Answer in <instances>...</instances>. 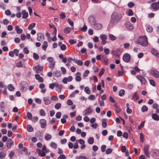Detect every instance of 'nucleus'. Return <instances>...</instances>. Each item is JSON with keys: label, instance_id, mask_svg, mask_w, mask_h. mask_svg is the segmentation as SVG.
I'll list each match as a JSON object with an SVG mask.
<instances>
[{"label": "nucleus", "instance_id": "nucleus-1", "mask_svg": "<svg viewBox=\"0 0 159 159\" xmlns=\"http://www.w3.org/2000/svg\"><path fill=\"white\" fill-rule=\"evenodd\" d=\"M122 17L120 14L114 12L111 15V22L112 24H116L121 19Z\"/></svg>", "mask_w": 159, "mask_h": 159}, {"label": "nucleus", "instance_id": "nucleus-2", "mask_svg": "<svg viewBox=\"0 0 159 159\" xmlns=\"http://www.w3.org/2000/svg\"><path fill=\"white\" fill-rule=\"evenodd\" d=\"M138 44L143 46H146L148 44L147 38L146 36L139 37L138 39Z\"/></svg>", "mask_w": 159, "mask_h": 159}, {"label": "nucleus", "instance_id": "nucleus-3", "mask_svg": "<svg viewBox=\"0 0 159 159\" xmlns=\"http://www.w3.org/2000/svg\"><path fill=\"white\" fill-rule=\"evenodd\" d=\"M47 60L49 63V67L51 68H53L55 63V62L54 61L53 58L52 57H50L47 58Z\"/></svg>", "mask_w": 159, "mask_h": 159}, {"label": "nucleus", "instance_id": "nucleus-4", "mask_svg": "<svg viewBox=\"0 0 159 159\" xmlns=\"http://www.w3.org/2000/svg\"><path fill=\"white\" fill-rule=\"evenodd\" d=\"M93 109L91 106H90L87 109L83 111V114L84 115H89L93 111Z\"/></svg>", "mask_w": 159, "mask_h": 159}, {"label": "nucleus", "instance_id": "nucleus-5", "mask_svg": "<svg viewBox=\"0 0 159 159\" xmlns=\"http://www.w3.org/2000/svg\"><path fill=\"white\" fill-rule=\"evenodd\" d=\"M152 9L154 10L157 11L159 9V0L158 2H153L151 5Z\"/></svg>", "mask_w": 159, "mask_h": 159}, {"label": "nucleus", "instance_id": "nucleus-6", "mask_svg": "<svg viewBox=\"0 0 159 159\" xmlns=\"http://www.w3.org/2000/svg\"><path fill=\"white\" fill-rule=\"evenodd\" d=\"M130 58V55L128 53H125L123 57V60L126 62H129Z\"/></svg>", "mask_w": 159, "mask_h": 159}, {"label": "nucleus", "instance_id": "nucleus-7", "mask_svg": "<svg viewBox=\"0 0 159 159\" xmlns=\"http://www.w3.org/2000/svg\"><path fill=\"white\" fill-rule=\"evenodd\" d=\"M6 144L7 148L10 149L14 144V142L11 139H9L7 141Z\"/></svg>", "mask_w": 159, "mask_h": 159}, {"label": "nucleus", "instance_id": "nucleus-8", "mask_svg": "<svg viewBox=\"0 0 159 159\" xmlns=\"http://www.w3.org/2000/svg\"><path fill=\"white\" fill-rule=\"evenodd\" d=\"M100 38L102 40L101 43L103 45H104L106 43V40L107 39V36L105 34H103L100 35Z\"/></svg>", "mask_w": 159, "mask_h": 159}, {"label": "nucleus", "instance_id": "nucleus-9", "mask_svg": "<svg viewBox=\"0 0 159 159\" xmlns=\"http://www.w3.org/2000/svg\"><path fill=\"white\" fill-rule=\"evenodd\" d=\"M136 78L140 81L142 84H145L146 83L145 79L141 75H138Z\"/></svg>", "mask_w": 159, "mask_h": 159}, {"label": "nucleus", "instance_id": "nucleus-10", "mask_svg": "<svg viewBox=\"0 0 159 159\" xmlns=\"http://www.w3.org/2000/svg\"><path fill=\"white\" fill-rule=\"evenodd\" d=\"M43 69V67L39 65L33 68V70L35 71V72L37 73H40V72Z\"/></svg>", "mask_w": 159, "mask_h": 159}, {"label": "nucleus", "instance_id": "nucleus-11", "mask_svg": "<svg viewBox=\"0 0 159 159\" xmlns=\"http://www.w3.org/2000/svg\"><path fill=\"white\" fill-rule=\"evenodd\" d=\"M39 123L41 125V127L43 129L45 128L47 125V121L44 119H41L40 120Z\"/></svg>", "mask_w": 159, "mask_h": 159}, {"label": "nucleus", "instance_id": "nucleus-12", "mask_svg": "<svg viewBox=\"0 0 159 159\" xmlns=\"http://www.w3.org/2000/svg\"><path fill=\"white\" fill-rule=\"evenodd\" d=\"M151 74L156 78L159 77V72L156 70H152L151 71Z\"/></svg>", "mask_w": 159, "mask_h": 159}, {"label": "nucleus", "instance_id": "nucleus-13", "mask_svg": "<svg viewBox=\"0 0 159 159\" xmlns=\"http://www.w3.org/2000/svg\"><path fill=\"white\" fill-rule=\"evenodd\" d=\"M89 22L91 25H93L96 23V21L93 16H90L88 19Z\"/></svg>", "mask_w": 159, "mask_h": 159}, {"label": "nucleus", "instance_id": "nucleus-14", "mask_svg": "<svg viewBox=\"0 0 159 159\" xmlns=\"http://www.w3.org/2000/svg\"><path fill=\"white\" fill-rule=\"evenodd\" d=\"M43 101L44 102V103L46 105H48L51 102V101L49 99L48 97H46L43 98Z\"/></svg>", "mask_w": 159, "mask_h": 159}, {"label": "nucleus", "instance_id": "nucleus-15", "mask_svg": "<svg viewBox=\"0 0 159 159\" xmlns=\"http://www.w3.org/2000/svg\"><path fill=\"white\" fill-rule=\"evenodd\" d=\"M149 147L148 145L145 146L143 148V150L145 155L148 157H150V155L149 153Z\"/></svg>", "mask_w": 159, "mask_h": 159}, {"label": "nucleus", "instance_id": "nucleus-16", "mask_svg": "<svg viewBox=\"0 0 159 159\" xmlns=\"http://www.w3.org/2000/svg\"><path fill=\"white\" fill-rule=\"evenodd\" d=\"M93 28L96 30H100L102 28V25L100 23L96 24V23L93 25Z\"/></svg>", "mask_w": 159, "mask_h": 159}, {"label": "nucleus", "instance_id": "nucleus-17", "mask_svg": "<svg viewBox=\"0 0 159 159\" xmlns=\"http://www.w3.org/2000/svg\"><path fill=\"white\" fill-rule=\"evenodd\" d=\"M37 35L38 36L37 40L38 41H40L42 39H44V36L41 33H37Z\"/></svg>", "mask_w": 159, "mask_h": 159}, {"label": "nucleus", "instance_id": "nucleus-18", "mask_svg": "<svg viewBox=\"0 0 159 159\" xmlns=\"http://www.w3.org/2000/svg\"><path fill=\"white\" fill-rule=\"evenodd\" d=\"M126 27L129 29L132 30L134 29L133 26L130 23L128 22L125 24Z\"/></svg>", "mask_w": 159, "mask_h": 159}, {"label": "nucleus", "instance_id": "nucleus-19", "mask_svg": "<svg viewBox=\"0 0 159 159\" xmlns=\"http://www.w3.org/2000/svg\"><path fill=\"white\" fill-rule=\"evenodd\" d=\"M35 78L36 80H38L39 82H42L43 81V79L42 77H40V75L38 74H36L35 75Z\"/></svg>", "mask_w": 159, "mask_h": 159}, {"label": "nucleus", "instance_id": "nucleus-20", "mask_svg": "<svg viewBox=\"0 0 159 159\" xmlns=\"http://www.w3.org/2000/svg\"><path fill=\"white\" fill-rule=\"evenodd\" d=\"M22 14V18L24 19L26 18L28 16V13L25 10H23L21 12Z\"/></svg>", "mask_w": 159, "mask_h": 159}, {"label": "nucleus", "instance_id": "nucleus-21", "mask_svg": "<svg viewBox=\"0 0 159 159\" xmlns=\"http://www.w3.org/2000/svg\"><path fill=\"white\" fill-rule=\"evenodd\" d=\"M81 74L79 72H77L75 74V80L77 81H80L81 78L80 77Z\"/></svg>", "mask_w": 159, "mask_h": 159}, {"label": "nucleus", "instance_id": "nucleus-22", "mask_svg": "<svg viewBox=\"0 0 159 159\" xmlns=\"http://www.w3.org/2000/svg\"><path fill=\"white\" fill-rule=\"evenodd\" d=\"M152 119L156 120H159V116L156 113H153L152 114Z\"/></svg>", "mask_w": 159, "mask_h": 159}, {"label": "nucleus", "instance_id": "nucleus-23", "mask_svg": "<svg viewBox=\"0 0 159 159\" xmlns=\"http://www.w3.org/2000/svg\"><path fill=\"white\" fill-rule=\"evenodd\" d=\"M48 44L47 42L46 41H44V42H43V45L42 46V49L43 50L45 51L46 49V48H47V47H48Z\"/></svg>", "mask_w": 159, "mask_h": 159}, {"label": "nucleus", "instance_id": "nucleus-24", "mask_svg": "<svg viewBox=\"0 0 159 159\" xmlns=\"http://www.w3.org/2000/svg\"><path fill=\"white\" fill-rule=\"evenodd\" d=\"M139 98L138 96L137 95V93L136 92L133 95L132 99L134 100H137L139 99Z\"/></svg>", "mask_w": 159, "mask_h": 159}, {"label": "nucleus", "instance_id": "nucleus-25", "mask_svg": "<svg viewBox=\"0 0 159 159\" xmlns=\"http://www.w3.org/2000/svg\"><path fill=\"white\" fill-rule=\"evenodd\" d=\"M15 30L18 34L21 33L23 31L21 29L19 28V26L17 25L15 27Z\"/></svg>", "mask_w": 159, "mask_h": 159}, {"label": "nucleus", "instance_id": "nucleus-26", "mask_svg": "<svg viewBox=\"0 0 159 159\" xmlns=\"http://www.w3.org/2000/svg\"><path fill=\"white\" fill-rule=\"evenodd\" d=\"M106 121L107 120L105 119H102V126L104 128H105L107 125Z\"/></svg>", "mask_w": 159, "mask_h": 159}, {"label": "nucleus", "instance_id": "nucleus-27", "mask_svg": "<svg viewBox=\"0 0 159 159\" xmlns=\"http://www.w3.org/2000/svg\"><path fill=\"white\" fill-rule=\"evenodd\" d=\"M151 52L154 55L157 57L159 56V55L157 53V50L154 48H152L151 50Z\"/></svg>", "mask_w": 159, "mask_h": 159}, {"label": "nucleus", "instance_id": "nucleus-28", "mask_svg": "<svg viewBox=\"0 0 159 159\" xmlns=\"http://www.w3.org/2000/svg\"><path fill=\"white\" fill-rule=\"evenodd\" d=\"M54 76L56 77H59L61 75V72L60 70H57L56 71L54 72Z\"/></svg>", "mask_w": 159, "mask_h": 159}, {"label": "nucleus", "instance_id": "nucleus-29", "mask_svg": "<svg viewBox=\"0 0 159 159\" xmlns=\"http://www.w3.org/2000/svg\"><path fill=\"white\" fill-rule=\"evenodd\" d=\"M52 138V136L51 135L48 134H46L45 136V139L47 141L50 140Z\"/></svg>", "mask_w": 159, "mask_h": 159}, {"label": "nucleus", "instance_id": "nucleus-30", "mask_svg": "<svg viewBox=\"0 0 159 159\" xmlns=\"http://www.w3.org/2000/svg\"><path fill=\"white\" fill-rule=\"evenodd\" d=\"M27 131L29 132H32L33 131V128H32V126L30 125H27Z\"/></svg>", "mask_w": 159, "mask_h": 159}, {"label": "nucleus", "instance_id": "nucleus-31", "mask_svg": "<svg viewBox=\"0 0 159 159\" xmlns=\"http://www.w3.org/2000/svg\"><path fill=\"white\" fill-rule=\"evenodd\" d=\"M114 106L116 107V110L117 113L120 112L121 111L120 108L116 104V103L114 104Z\"/></svg>", "mask_w": 159, "mask_h": 159}, {"label": "nucleus", "instance_id": "nucleus-32", "mask_svg": "<svg viewBox=\"0 0 159 159\" xmlns=\"http://www.w3.org/2000/svg\"><path fill=\"white\" fill-rule=\"evenodd\" d=\"M71 31V29L69 27H66L64 29V32L66 34L70 33Z\"/></svg>", "mask_w": 159, "mask_h": 159}, {"label": "nucleus", "instance_id": "nucleus-33", "mask_svg": "<svg viewBox=\"0 0 159 159\" xmlns=\"http://www.w3.org/2000/svg\"><path fill=\"white\" fill-rule=\"evenodd\" d=\"M38 150L39 151V156H41V157H44L45 156V153L44 151L41 152L40 149H38Z\"/></svg>", "mask_w": 159, "mask_h": 159}, {"label": "nucleus", "instance_id": "nucleus-34", "mask_svg": "<svg viewBox=\"0 0 159 159\" xmlns=\"http://www.w3.org/2000/svg\"><path fill=\"white\" fill-rule=\"evenodd\" d=\"M8 88L9 90L10 91H13L15 89L14 87L11 84H9L8 85Z\"/></svg>", "mask_w": 159, "mask_h": 159}, {"label": "nucleus", "instance_id": "nucleus-35", "mask_svg": "<svg viewBox=\"0 0 159 159\" xmlns=\"http://www.w3.org/2000/svg\"><path fill=\"white\" fill-rule=\"evenodd\" d=\"M148 107L145 105L143 106L141 108V111L143 112L147 111H148Z\"/></svg>", "mask_w": 159, "mask_h": 159}, {"label": "nucleus", "instance_id": "nucleus-36", "mask_svg": "<svg viewBox=\"0 0 159 159\" xmlns=\"http://www.w3.org/2000/svg\"><path fill=\"white\" fill-rule=\"evenodd\" d=\"M88 142L89 144H92L94 143V139L93 137L89 138L88 140Z\"/></svg>", "mask_w": 159, "mask_h": 159}, {"label": "nucleus", "instance_id": "nucleus-37", "mask_svg": "<svg viewBox=\"0 0 159 159\" xmlns=\"http://www.w3.org/2000/svg\"><path fill=\"white\" fill-rule=\"evenodd\" d=\"M35 25V23H33L29 25L28 27V29L29 30H30L32 29Z\"/></svg>", "mask_w": 159, "mask_h": 159}, {"label": "nucleus", "instance_id": "nucleus-38", "mask_svg": "<svg viewBox=\"0 0 159 159\" xmlns=\"http://www.w3.org/2000/svg\"><path fill=\"white\" fill-rule=\"evenodd\" d=\"M146 30L148 32H151L152 31L153 28L152 26H148L147 27Z\"/></svg>", "mask_w": 159, "mask_h": 159}, {"label": "nucleus", "instance_id": "nucleus-39", "mask_svg": "<svg viewBox=\"0 0 159 159\" xmlns=\"http://www.w3.org/2000/svg\"><path fill=\"white\" fill-rule=\"evenodd\" d=\"M39 114L40 115L42 116H45L46 115L43 109H41L40 110Z\"/></svg>", "mask_w": 159, "mask_h": 159}, {"label": "nucleus", "instance_id": "nucleus-40", "mask_svg": "<svg viewBox=\"0 0 159 159\" xmlns=\"http://www.w3.org/2000/svg\"><path fill=\"white\" fill-rule=\"evenodd\" d=\"M27 87H25L24 86H22L21 85L20 88V90L23 92H25L27 90Z\"/></svg>", "mask_w": 159, "mask_h": 159}, {"label": "nucleus", "instance_id": "nucleus-41", "mask_svg": "<svg viewBox=\"0 0 159 159\" xmlns=\"http://www.w3.org/2000/svg\"><path fill=\"white\" fill-rule=\"evenodd\" d=\"M61 104L60 103H57L55 106V108L57 109H58L61 107Z\"/></svg>", "mask_w": 159, "mask_h": 159}, {"label": "nucleus", "instance_id": "nucleus-42", "mask_svg": "<svg viewBox=\"0 0 159 159\" xmlns=\"http://www.w3.org/2000/svg\"><path fill=\"white\" fill-rule=\"evenodd\" d=\"M109 39L112 40H114L116 39V37L113 35V34H110L109 35Z\"/></svg>", "mask_w": 159, "mask_h": 159}, {"label": "nucleus", "instance_id": "nucleus-43", "mask_svg": "<svg viewBox=\"0 0 159 159\" xmlns=\"http://www.w3.org/2000/svg\"><path fill=\"white\" fill-rule=\"evenodd\" d=\"M60 17L62 19H65L66 17L65 13L64 12H61L60 15Z\"/></svg>", "mask_w": 159, "mask_h": 159}, {"label": "nucleus", "instance_id": "nucleus-44", "mask_svg": "<svg viewBox=\"0 0 159 159\" xmlns=\"http://www.w3.org/2000/svg\"><path fill=\"white\" fill-rule=\"evenodd\" d=\"M84 90L87 94H89L91 93L89 89L87 87H86L85 88Z\"/></svg>", "mask_w": 159, "mask_h": 159}, {"label": "nucleus", "instance_id": "nucleus-45", "mask_svg": "<svg viewBox=\"0 0 159 159\" xmlns=\"http://www.w3.org/2000/svg\"><path fill=\"white\" fill-rule=\"evenodd\" d=\"M78 140H76L75 143L74 144L73 147L75 149H77L78 148L79 146L78 144Z\"/></svg>", "mask_w": 159, "mask_h": 159}, {"label": "nucleus", "instance_id": "nucleus-46", "mask_svg": "<svg viewBox=\"0 0 159 159\" xmlns=\"http://www.w3.org/2000/svg\"><path fill=\"white\" fill-rule=\"evenodd\" d=\"M125 91L123 89H121L120 90L119 95L120 96H123L125 94Z\"/></svg>", "mask_w": 159, "mask_h": 159}, {"label": "nucleus", "instance_id": "nucleus-47", "mask_svg": "<svg viewBox=\"0 0 159 159\" xmlns=\"http://www.w3.org/2000/svg\"><path fill=\"white\" fill-rule=\"evenodd\" d=\"M33 57L34 59L35 60L38 59L39 57V55L34 52L33 53Z\"/></svg>", "mask_w": 159, "mask_h": 159}, {"label": "nucleus", "instance_id": "nucleus-48", "mask_svg": "<svg viewBox=\"0 0 159 159\" xmlns=\"http://www.w3.org/2000/svg\"><path fill=\"white\" fill-rule=\"evenodd\" d=\"M140 142L142 143L143 142V139L144 138V135L143 133H141L140 134Z\"/></svg>", "mask_w": 159, "mask_h": 159}, {"label": "nucleus", "instance_id": "nucleus-49", "mask_svg": "<svg viewBox=\"0 0 159 159\" xmlns=\"http://www.w3.org/2000/svg\"><path fill=\"white\" fill-rule=\"evenodd\" d=\"M112 149L111 148H108L106 150V153L107 154H109L111 153L112 152Z\"/></svg>", "mask_w": 159, "mask_h": 159}, {"label": "nucleus", "instance_id": "nucleus-50", "mask_svg": "<svg viewBox=\"0 0 159 159\" xmlns=\"http://www.w3.org/2000/svg\"><path fill=\"white\" fill-rule=\"evenodd\" d=\"M50 145L52 148L54 149H55L57 148V144L54 142H52L51 143Z\"/></svg>", "mask_w": 159, "mask_h": 159}, {"label": "nucleus", "instance_id": "nucleus-51", "mask_svg": "<svg viewBox=\"0 0 159 159\" xmlns=\"http://www.w3.org/2000/svg\"><path fill=\"white\" fill-rule=\"evenodd\" d=\"M133 12L132 9H129L128 11V14L129 16H131L133 15Z\"/></svg>", "mask_w": 159, "mask_h": 159}, {"label": "nucleus", "instance_id": "nucleus-52", "mask_svg": "<svg viewBox=\"0 0 159 159\" xmlns=\"http://www.w3.org/2000/svg\"><path fill=\"white\" fill-rule=\"evenodd\" d=\"M27 116L28 119L31 120H32V115L31 113L28 112L27 113Z\"/></svg>", "mask_w": 159, "mask_h": 159}, {"label": "nucleus", "instance_id": "nucleus-53", "mask_svg": "<svg viewBox=\"0 0 159 159\" xmlns=\"http://www.w3.org/2000/svg\"><path fill=\"white\" fill-rule=\"evenodd\" d=\"M105 70L104 68H102L98 74L99 76H102L104 74Z\"/></svg>", "mask_w": 159, "mask_h": 159}, {"label": "nucleus", "instance_id": "nucleus-54", "mask_svg": "<svg viewBox=\"0 0 159 159\" xmlns=\"http://www.w3.org/2000/svg\"><path fill=\"white\" fill-rule=\"evenodd\" d=\"M95 98V96L93 95H91L88 97V99L89 100H93Z\"/></svg>", "mask_w": 159, "mask_h": 159}, {"label": "nucleus", "instance_id": "nucleus-55", "mask_svg": "<svg viewBox=\"0 0 159 159\" xmlns=\"http://www.w3.org/2000/svg\"><path fill=\"white\" fill-rule=\"evenodd\" d=\"M75 63H76L78 65L82 66L83 65V62L80 60H78L76 61H75Z\"/></svg>", "mask_w": 159, "mask_h": 159}, {"label": "nucleus", "instance_id": "nucleus-56", "mask_svg": "<svg viewBox=\"0 0 159 159\" xmlns=\"http://www.w3.org/2000/svg\"><path fill=\"white\" fill-rule=\"evenodd\" d=\"M60 48L62 50L64 51L66 49V47L65 44H63L61 46Z\"/></svg>", "mask_w": 159, "mask_h": 159}, {"label": "nucleus", "instance_id": "nucleus-57", "mask_svg": "<svg viewBox=\"0 0 159 159\" xmlns=\"http://www.w3.org/2000/svg\"><path fill=\"white\" fill-rule=\"evenodd\" d=\"M106 148V146L105 145H104L102 146L101 149L102 152H103L105 151Z\"/></svg>", "mask_w": 159, "mask_h": 159}, {"label": "nucleus", "instance_id": "nucleus-58", "mask_svg": "<svg viewBox=\"0 0 159 159\" xmlns=\"http://www.w3.org/2000/svg\"><path fill=\"white\" fill-rule=\"evenodd\" d=\"M61 69L62 72V74L63 75L65 74L66 73V69L64 67H61Z\"/></svg>", "mask_w": 159, "mask_h": 159}, {"label": "nucleus", "instance_id": "nucleus-59", "mask_svg": "<svg viewBox=\"0 0 159 159\" xmlns=\"http://www.w3.org/2000/svg\"><path fill=\"white\" fill-rule=\"evenodd\" d=\"M21 85L22 86H24L27 87L28 86V83L24 81H21Z\"/></svg>", "mask_w": 159, "mask_h": 159}, {"label": "nucleus", "instance_id": "nucleus-60", "mask_svg": "<svg viewBox=\"0 0 159 159\" xmlns=\"http://www.w3.org/2000/svg\"><path fill=\"white\" fill-rule=\"evenodd\" d=\"M9 55L11 57H13L14 55V50L13 51H11L9 52Z\"/></svg>", "mask_w": 159, "mask_h": 159}, {"label": "nucleus", "instance_id": "nucleus-61", "mask_svg": "<svg viewBox=\"0 0 159 159\" xmlns=\"http://www.w3.org/2000/svg\"><path fill=\"white\" fill-rule=\"evenodd\" d=\"M104 52L106 55H108L110 52V50L108 48H105L104 49Z\"/></svg>", "mask_w": 159, "mask_h": 159}, {"label": "nucleus", "instance_id": "nucleus-62", "mask_svg": "<svg viewBox=\"0 0 159 159\" xmlns=\"http://www.w3.org/2000/svg\"><path fill=\"white\" fill-rule=\"evenodd\" d=\"M66 156L63 154H61L58 157V159H66Z\"/></svg>", "mask_w": 159, "mask_h": 159}, {"label": "nucleus", "instance_id": "nucleus-63", "mask_svg": "<svg viewBox=\"0 0 159 159\" xmlns=\"http://www.w3.org/2000/svg\"><path fill=\"white\" fill-rule=\"evenodd\" d=\"M51 99L53 101H56L58 100V98L56 96H52L51 97Z\"/></svg>", "mask_w": 159, "mask_h": 159}, {"label": "nucleus", "instance_id": "nucleus-64", "mask_svg": "<svg viewBox=\"0 0 159 159\" xmlns=\"http://www.w3.org/2000/svg\"><path fill=\"white\" fill-rule=\"evenodd\" d=\"M61 113L60 112H58L56 114V116L57 118H60L61 116Z\"/></svg>", "mask_w": 159, "mask_h": 159}]
</instances>
